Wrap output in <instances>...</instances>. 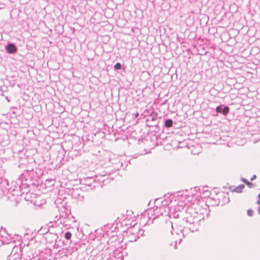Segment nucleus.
<instances>
[{
	"label": "nucleus",
	"mask_w": 260,
	"mask_h": 260,
	"mask_svg": "<svg viewBox=\"0 0 260 260\" xmlns=\"http://www.w3.org/2000/svg\"><path fill=\"white\" fill-rule=\"evenodd\" d=\"M253 214V211L252 209H248L247 210V215L249 216H252Z\"/></svg>",
	"instance_id": "dca6fc26"
},
{
	"label": "nucleus",
	"mask_w": 260,
	"mask_h": 260,
	"mask_svg": "<svg viewBox=\"0 0 260 260\" xmlns=\"http://www.w3.org/2000/svg\"><path fill=\"white\" fill-rule=\"evenodd\" d=\"M170 216H172L174 218H178L180 216H184L183 215L181 214V212H178L177 211H175L174 208H171L170 211Z\"/></svg>",
	"instance_id": "1a4fd4ad"
},
{
	"label": "nucleus",
	"mask_w": 260,
	"mask_h": 260,
	"mask_svg": "<svg viewBox=\"0 0 260 260\" xmlns=\"http://www.w3.org/2000/svg\"><path fill=\"white\" fill-rule=\"evenodd\" d=\"M68 217V215L65 214H60L59 218H58V216L56 215L55 216V218L56 219V220H55L56 222L57 221V220H59V223H61L62 224H65V225H67V223H66V219L67 217Z\"/></svg>",
	"instance_id": "0eeeda50"
},
{
	"label": "nucleus",
	"mask_w": 260,
	"mask_h": 260,
	"mask_svg": "<svg viewBox=\"0 0 260 260\" xmlns=\"http://www.w3.org/2000/svg\"><path fill=\"white\" fill-rule=\"evenodd\" d=\"M256 203L260 205V193L258 196V200L257 201Z\"/></svg>",
	"instance_id": "f3484780"
},
{
	"label": "nucleus",
	"mask_w": 260,
	"mask_h": 260,
	"mask_svg": "<svg viewBox=\"0 0 260 260\" xmlns=\"http://www.w3.org/2000/svg\"><path fill=\"white\" fill-rule=\"evenodd\" d=\"M1 183L2 185L0 186V189L3 193H5L7 191L8 192H11L12 191H13L16 192V194L18 195L20 187H16L15 189H11V188H9L8 181L6 179L2 180L1 182Z\"/></svg>",
	"instance_id": "f03ea898"
},
{
	"label": "nucleus",
	"mask_w": 260,
	"mask_h": 260,
	"mask_svg": "<svg viewBox=\"0 0 260 260\" xmlns=\"http://www.w3.org/2000/svg\"><path fill=\"white\" fill-rule=\"evenodd\" d=\"M175 211L178 212H181V215L184 214L183 219H185V221L187 225H185L183 229L180 228L179 232L184 237L188 234V232H194L199 230V225L204 219V214L208 215L207 210L206 208L202 209L199 213L196 211L197 208L189 207L186 208L181 206H177L173 208Z\"/></svg>",
	"instance_id": "f257e3e1"
},
{
	"label": "nucleus",
	"mask_w": 260,
	"mask_h": 260,
	"mask_svg": "<svg viewBox=\"0 0 260 260\" xmlns=\"http://www.w3.org/2000/svg\"><path fill=\"white\" fill-rule=\"evenodd\" d=\"M176 234H177V235H179V232H178V230H177V231L176 232Z\"/></svg>",
	"instance_id": "4be33fe9"
},
{
	"label": "nucleus",
	"mask_w": 260,
	"mask_h": 260,
	"mask_svg": "<svg viewBox=\"0 0 260 260\" xmlns=\"http://www.w3.org/2000/svg\"><path fill=\"white\" fill-rule=\"evenodd\" d=\"M10 143L9 137L8 134L2 135L0 136V144L3 146L5 147Z\"/></svg>",
	"instance_id": "423d86ee"
},
{
	"label": "nucleus",
	"mask_w": 260,
	"mask_h": 260,
	"mask_svg": "<svg viewBox=\"0 0 260 260\" xmlns=\"http://www.w3.org/2000/svg\"><path fill=\"white\" fill-rule=\"evenodd\" d=\"M173 121L171 119H167L165 121V126L167 128H170L173 126Z\"/></svg>",
	"instance_id": "9d476101"
},
{
	"label": "nucleus",
	"mask_w": 260,
	"mask_h": 260,
	"mask_svg": "<svg viewBox=\"0 0 260 260\" xmlns=\"http://www.w3.org/2000/svg\"><path fill=\"white\" fill-rule=\"evenodd\" d=\"M257 211H258V214H260V206L258 207Z\"/></svg>",
	"instance_id": "412c9836"
},
{
	"label": "nucleus",
	"mask_w": 260,
	"mask_h": 260,
	"mask_svg": "<svg viewBox=\"0 0 260 260\" xmlns=\"http://www.w3.org/2000/svg\"><path fill=\"white\" fill-rule=\"evenodd\" d=\"M165 229L168 231H170L172 235H173V231L175 232V230L173 225V222L171 221L168 220L166 221Z\"/></svg>",
	"instance_id": "6e6552de"
},
{
	"label": "nucleus",
	"mask_w": 260,
	"mask_h": 260,
	"mask_svg": "<svg viewBox=\"0 0 260 260\" xmlns=\"http://www.w3.org/2000/svg\"><path fill=\"white\" fill-rule=\"evenodd\" d=\"M205 206L208 208V206L207 205L205 204Z\"/></svg>",
	"instance_id": "5701e85b"
},
{
	"label": "nucleus",
	"mask_w": 260,
	"mask_h": 260,
	"mask_svg": "<svg viewBox=\"0 0 260 260\" xmlns=\"http://www.w3.org/2000/svg\"><path fill=\"white\" fill-rule=\"evenodd\" d=\"M244 187L245 185L244 184H240L238 186L236 187L233 191L238 193H240Z\"/></svg>",
	"instance_id": "9b49d317"
},
{
	"label": "nucleus",
	"mask_w": 260,
	"mask_h": 260,
	"mask_svg": "<svg viewBox=\"0 0 260 260\" xmlns=\"http://www.w3.org/2000/svg\"><path fill=\"white\" fill-rule=\"evenodd\" d=\"M256 176L255 175H254L251 178H250V180L251 181H253L254 180L255 178H256Z\"/></svg>",
	"instance_id": "6ab92c4d"
},
{
	"label": "nucleus",
	"mask_w": 260,
	"mask_h": 260,
	"mask_svg": "<svg viewBox=\"0 0 260 260\" xmlns=\"http://www.w3.org/2000/svg\"><path fill=\"white\" fill-rule=\"evenodd\" d=\"M121 68H122V66H121V64L119 62H117L116 63L115 66H114V69L115 70H121Z\"/></svg>",
	"instance_id": "ddd939ff"
},
{
	"label": "nucleus",
	"mask_w": 260,
	"mask_h": 260,
	"mask_svg": "<svg viewBox=\"0 0 260 260\" xmlns=\"http://www.w3.org/2000/svg\"><path fill=\"white\" fill-rule=\"evenodd\" d=\"M5 49L8 54H12L17 51V48L15 44L9 43L5 46Z\"/></svg>",
	"instance_id": "39448f33"
},
{
	"label": "nucleus",
	"mask_w": 260,
	"mask_h": 260,
	"mask_svg": "<svg viewBox=\"0 0 260 260\" xmlns=\"http://www.w3.org/2000/svg\"><path fill=\"white\" fill-rule=\"evenodd\" d=\"M241 181L242 182H243L244 183H245V184H246V182H247L248 181L247 179L243 178H241Z\"/></svg>",
	"instance_id": "a211bd4d"
},
{
	"label": "nucleus",
	"mask_w": 260,
	"mask_h": 260,
	"mask_svg": "<svg viewBox=\"0 0 260 260\" xmlns=\"http://www.w3.org/2000/svg\"><path fill=\"white\" fill-rule=\"evenodd\" d=\"M246 185H247L249 188H253V187H254V185L252 183H251V182H249V181H248L247 182H246Z\"/></svg>",
	"instance_id": "4468645a"
},
{
	"label": "nucleus",
	"mask_w": 260,
	"mask_h": 260,
	"mask_svg": "<svg viewBox=\"0 0 260 260\" xmlns=\"http://www.w3.org/2000/svg\"><path fill=\"white\" fill-rule=\"evenodd\" d=\"M72 233L70 232H67L66 233H65V235H64V238L68 240H69L71 239V237H72Z\"/></svg>",
	"instance_id": "f8f14e48"
},
{
	"label": "nucleus",
	"mask_w": 260,
	"mask_h": 260,
	"mask_svg": "<svg viewBox=\"0 0 260 260\" xmlns=\"http://www.w3.org/2000/svg\"><path fill=\"white\" fill-rule=\"evenodd\" d=\"M157 114L155 112H152L147 119V123H150L149 126H156L158 122L156 121L157 119Z\"/></svg>",
	"instance_id": "7ed1b4c3"
},
{
	"label": "nucleus",
	"mask_w": 260,
	"mask_h": 260,
	"mask_svg": "<svg viewBox=\"0 0 260 260\" xmlns=\"http://www.w3.org/2000/svg\"><path fill=\"white\" fill-rule=\"evenodd\" d=\"M135 228H133V229H130L127 232L128 233H129V234H133L134 235H135L136 234L137 232H135Z\"/></svg>",
	"instance_id": "2eb2a0df"
},
{
	"label": "nucleus",
	"mask_w": 260,
	"mask_h": 260,
	"mask_svg": "<svg viewBox=\"0 0 260 260\" xmlns=\"http://www.w3.org/2000/svg\"><path fill=\"white\" fill-rule=\"evenodd\" d=\"M230 108L227 106L223 105H220L216 108V111L218 113H221L222 115L225 116L229 112Z\"/></svg>",
	"instance_id": "20e7f679"
},
{
	"label": "nucleus",
	"mask_w": 260,
	"mask_h": 260,
	"mask_svg": "<svg viewBox=\"0 0 260 260\" xmlns=\"http://www.w3.org/2000/svg\"><path fill=\"white\" fill-rule=\"evenodd\" d=\"M139 113H136V114H135V118H138V117H139Z\"/></svg>",
	"instance_id": "aec40b11"
}]
</instances>
